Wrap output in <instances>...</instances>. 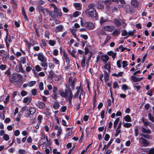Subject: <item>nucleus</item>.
Segmentation results:
<instances>
[{"label":"nucleus","instance_id":"obj_20","mask_svg":"<svg viewBox=\"0 0 154 154\" xmlns=\"http://www.w3.org/2000/svg\"><path fill=\"white\" fill-rule=\"evenodd\" d=\"M32 98L30 97H26L23 99V103L28 104L31 101Z\"/></svg>","mask_w":154,"mask_h":154},{"label":"nucleus","instance_id":"obj_22","mask_svg":"<svg viewBox=\"0 0 154 154\" xmlns=\"http://www.w3.org/2000/svg\"><path fill=\"white\" fill-rule=\"evenodd\" d=\"M101 59L103 62L106 63L108 61L109 58L108 56L106 55H103L101 56Z\"/></svg>","mask_w":154,"mask_h":154},{"label":"nucleus","instance_id":"obj_47","mask_svg":"<svg viewBox=\"0 0 154 154\" xmlns=\"http://www.w3.org/2000/svg\"><path fill=\"white\" fill-rule=\"evenodd\" d=\"M38 87L40 91L44 90L43 83L42 82H41L39 83L38 85Z\"/></svg>","mask_w":154,"mask_h":154},{"label":"nucleus","instance_id":"obj_2","mask_svg":"<svg viewBox=\"0 0 154 154\" xmlns=\"http://www.w3.org/2000/svg\"><path fill=\"white\" fill-rule=\"evenodd\" d=\"M87 11H88L87 16L88 17H90L95 20H98V14L95 9H91Z\"/></svg>","mask_w":154,"mask_h":154},{"label":"nucleus","instance_id":"obj_31","mask_svg":"<svg viewBox=\"0 0 154 154\" xmlns=\"http://www.w3.org/2000/svg\"><path fill=\"white\" fill-rule=\"evenodd\" d=\"M66 131L67 132V135L68 136L71 135L72 134V128H67L66 129Z\"/></svg>","mask_w":154,"mask_h":154},{"label":"nucleus","instance_id":"obj_9","mask_svg":"<svg viewBox=\"0 0 154 154\" xmlns=\"http://www.w3.org/2000/svg\"><path fill=\"white\" fill-rule=\"evenodd\" d=\"M136 30H134L133 31L129 30L128 32V35L126 37H125L123 38H129L130 37H136L137 36L136 35L134 34Z\"/></svg>","mask_w":154,"mask_h":154},{"label":"nucleus","instance_id":"obj_35","mask_svg":"<svg viewBox=\"0 0 154 154\" xmlns=\"http://www.w3.org/2000/svg\"><path fill=\"white\" fill-rule=\"evenodd\" d=\"M120 33L119 30L116 29L112 33V35L114 36H117L120 34Z\"/></svg>","mask_w":154,"mask_h":154},{"label":"nucleus","instance_id":"obj_29","mask_svg":"<svg viewBox=\"0 0 154 154\" xmlns=\"http://www.w3.org/2000/svg\"><path fill=\"white\" fill-rule=\"evenodd\" d=\"M104 79L105 82H107L109 79V77L107 72L106 71H104Z\"/></svg>","mask_w":154,"mask_h":154},{"label":"nucleus","instance_id":"obj_41","mask_svg":"<svg viewBox=\"0 0 154 154\" xmlns=\"http://www.w3.org/2000/svg\"><path fill=\"white\" fill-rule=\"evenodd\" d=\"M128 35V32L126 29H123L122 31L121 35L122 36H127Z\"/></svg>","mask_w":154,"mask_h":154},{"label":"nucleus","instance_id":"obj_51","mask_svg":"<svg viewBox=\"0 0 154 154\" xmlns=\"http://www.w3.org/2000/svg\"><path fill=\"white\" fill-rule=\"evenodd\" d=\"M106 21V20L103 17H101L100 19V24L102 25L103 23Z\"/></svg>","mask_w":154,"mask_h":154},{"label":"nucleus","instance_id":"obj_38","mask_svg":"<svg viewBox=\"0 0 154 154\" xmlns=\"http://www.w3.org/2000/svg\"><path fill=\"white\" fill-rule=\"evenodd\" d=\"M95 6V4L91 3L88 6V10H90L91 9H95L94 8Z\"/></svg>","mask_w":154,"mask_h":154},{"label":"nucleus","instance_id":"obj_53","mask_svg":"<svg viewBox=\"0 0 154 154\" xmlns=\"http://www.w3.org/2000/svg\"><path fill=\"white\" fill-rule=\"evenodd\" d=\"M48 140L47 137H46V141L43 143V146L45 147L47 146L48 145Z\"/></svg>","mask_w":154,"mask_h":154},{"label":"nucleus","instance_id":"obj_39","mask_svg":"<svg viewBox=\"0 0 154 154\" xmlns=\"http://www.w3.org/2000/svg\"><path fill=\"white\" fill-rule=\"evenodd\" d=\"M132 124L131 123H125L123 124V126L126 128H129L131 126Z\"/></svg>","mask_w":154,"mask_h":154},{"label":"nucleus","instance_id":"obj_10","mask_svg":"<svg viewBox=\"0 0 154 154\" xmlns=\"http://www.w3.org/2000/svg\"><path fill=\"white\" fill-rule=\"evenodd\" d=\"M85 27L89 29H93L94 28V25L91 22H85L84 24Z\"/></svg>","mask_w":154,"mask_h":154},{"label":"nucleus","instance_id":"obj_62","mask_svg":"<svg viewBox=\"0 0 154 154\" xmlns=\"http://www.w3.org/2000/svg\"><path fill=\"white\" fill-rule=\"evenodd\" d=\"M3 138L4 139L6 140H8L9 139V137L8 135L7 134H5L3 136Z\"/></svg>","mask_w":154,"mask_h":154},{"label":"nucleus","instance_id":"obj_3","mask_svg":"<svg viewBox=\"0 0 154 154\" xmlns=\"http://www.w3.org/2000/svg\"><path fill=\"white\" fill-rule=\"evenodd\" d=\"M139 144L141 147H146L149 145V142L148 141L142 137H141L139 139Z\"/></svg>","mask_w":154,"mask_h":154},{"label":"nucleus","instance_id":"obj_40","mask_svg":"<svg viewBox=\"0 0 154 154\" xmlns=\"http://www.w3.org/2000/svg\"><path fill=\"white\" fill-rule=\"evenodd\" d=\"M52 61L54 63L57 64H59V62L58 60H57L56 58L53 57V59L52 60Z\"/></svg>","mask_w":154,"mask_h":154},{"label":"nucleus","instance_id":"obj_24","mask_svg":"<svg viewBox=\"0 0 154 154\" xmlns=\"http://www.w3.org/2000/svg\"><path fill=\"white\" fill-rule=\"evenodd\" d=\"M112 140H110L109 142L106 145H104V147L103 148V150L104 149H105V150H106L109 147L110 145L112 143Z\"/></svg>","mask_w":154,"mask_h":154},{"label":"nucleus","instance_id":"obj_5","mask_svg":"<svg viewBox=\"0 0 154 154\" xmlns=\"http://www.w3.org/2000/svg\"><path fill=\"white\" fill-rule=\"evenodd\" d=\"M73 95L71 90L69 89L67 91L66 100L69 101V103L71 104L72 103V100Z\"/></svg>","mask_w":154,"mask_h":154},{"label":"nucleus","instance_id":"obj_1","mask_svg":"<svg viewBox=\"0 0 154 154\" xmlns=\"http://www.w3.org/2000/svg\"><path fill=\"white\" fill-rule=\"evenodd\" d=\"M22 75L16 73L12 74L10 80L12 83L15 85H18L21 84L22 82Z\"/></svg>","mask_w":154,"mask_h":154},{"label":"nucleus","instance_id":"obj_14","mask_svg":"<svg viewBox=\"0 0 154 154\" xmlns=\"http://www.w3.org/2000/svg\"><path fill=\"white\" fill-rule=\"evenodd\" d=\"M36 106L39 108L42 109L45 107V104L42 102L39 101L36 103Z\"/></svg>","mask_w":154,"mask_h":154},{"label":"nucleus","instance_id":"obj_21","mask_svg":"<svg viewBox=\"0 0 154 154\" xmlns=\"http://www.w3.org/2000/svg\"><path fill=\"white\" fill-rule=\"evenodd\" d=\"M63 26L62 25H59L56 27L55 31L56 32H61L62 31Z\"/></svg>","mask_w":154,"mask_h":154},{"label":"nucleus","instance_id":"obj_60","mask_svg":"<svg viewBox=\"0 0 154 154\" xmlns=\"http://www.w3.org/2000/svg\"><path fill=\"white\" fill-rule=\"evenodd\" d=\"M41 65L43 67H44L45 68V70H46L47 69L48 66L47 63H45V62H43L41 63Z\"/></svg>","mask_w":154,"mask_h":154},{"label":"nucleus","instance_id":"obj_56","mask_svg":"<svg viewBox=\"0 0 154 154\" xmlns=\"http://www.w3.org/2000/svg\"><path fill=\"white\" fill-rule=\"evenodd\" d=\"M31 92L33 95L35 96L37 94V90L35 89H33L31 90Z\"/></svg>","mask_w":154,"mask_h":154},{"label":"nucleus","instance_id":"obj_54","mask_svg":"<svg viewBox=\"0 0 154 154\" xmlns=\"http://www.w3.org/2000/svg\"><path fill=\"white\" fill-rule=\"evenodd\" d=\"M70 31L72 34V35L74 36V38H77L76 35L75 33V30L74 29H72Z\"/></svg>","mask_w":154,"mask_h":154},{"label":"nucleus","instance_id":"obj_37","mask_svg":"<svg viewBox=\"0 0 154 154\" xmlns=\"http://www.w3.org/2000/svg\"><path fill=\"white\" fill-rule=\"evenodd\" d=\"M122 67L124 69H126V67L128 66V64L126 61L124 60L122 61Z\"/></svg>","mask_w":154,"mask_h":154},{"label":"nucleus","instance_id":"obj_46","mask_svg":"<svg viewBox=\"0 0 154 154\" xmlns=\"http://www.w3.org/2000/svg\"><path fill=\"white\" fill-rule=\"evenodd\" d=\"M79 14H81L80 12L76 11L73 13V16L74 17H77L79 16Z\"/></svg>","mask_w":154,"mask_h":154},{"label":"nucleus","instance_id":"obj_26","mask_svg":"<svg viewBox=\"0 0 154 154\" xmlns=\"http://www.w3.org/2000/svg\"><path fill=\"white\" fill-rule=\"evenodd\" d=\"M54 11L56 14L57 16L59 17H61L62 16V13L61 12V10L58 8H57V10H54Z\"/></svg>","mask_w":154,"mask_h":154},{"label":"nucleus","instance_id":"obj_55","mask_svg":"<svg viewBox=\"0 0 154 154\" xmlns=\"http://www.w3.org/2000/svg\"><path fill=\"white\" fill-rule=\"evenodd\" d=\"M56 42L54 40H50L49 42V44L51 45V46H54L56 43Z\"/></svg>","mask_w":154,"mask_h":154},{"label":"nucleus","instance_id":"obj_17","mask_svg":"<svg viewBox=\"0 0 154 154\" xmlns=\"http://www.w3.org/2000/svg\"><path fill=\"white\" fill-rule=\"evenodd\" d=\"M131 4L134 8H137L138 6L139 3L137 0H132Z\"/></svg>","mask_w":154,"mask_h":154},{"label":"nucleus","instance_id":"obj_13","mask_svg":"<svg viewBox=\"0 0 154 154\" xmlns=\"http://www.w3.org/2000/svg\"><path fill=\"white\" fill-rule=\"evenodd\" d=\"M82 4L80 3H74L73 4V6L75 8L76 10H81L82 8Z\"/></svg>","mask_w":154,"mask_h":154},{"label":"nucleus","instance_id":"obj_16","mask_svg":"<svg viewBox=\"0 0 154 154\" xmlns=\"http://www.w3.org/2000/svg\"><path fill=\"white\" fill-rule=\"evenodd\" d=\"M141 130L142 132L144 133L149 134H150L151 133V131L149 129H146L143 127H142L141 128Z\"/></svg>","mask_w":154,"mask_h":154},{"label":"nucleus","instance_id":"obj_45","mask_svg":"<svg viewBox=\"0 0 154 154\" xmlns=\"http://www.w3.org/2000/svg\"><path fill=\"white\" fill-rule=\"evenodd\" d=\"M20 62L23 64H24L26 63V58L25 57H22L20 59Z\"/></svg>","mask_w":154,"mask_h":154},{"label":"nucleus","instance_id":"obj_4","mask_svg":"<svg viewBox=\"0 0 154 154\" xmlns=\"http://www.w3.org/2000/svg\"><path fill=\"white\" fill-rule=\"evenodd\" d=\"M96 33L97 35L100 37V38L103 36H106V38H110V36L108 35L103 29L98 30Z\"/></svg>","mask_w":154,"mask_h":154},{"label":"nucleus","instance_id":"obj_32","mask_svg":"<svg viewBox=\"0 0 154 154\" xmlns=\"http://www.w3.org/2000/svg\"><path fill=\"white\" fill-rule=\"evenodd\" d=\"M114 23L118 27L120 26L121 25V23L118 19H116L114 20Z\"/></svg>","mask_w":154,"mask_h":154},{"label":"nucleus","instance_id":"obj_6","mask_svg":"<svg viewBox=\"0 0 154 154\" xmlns=\"http://www.w3.org/2000/svg\"><path fill=\"white\" fill-rule=\"evenodd\" d=\"M36 112V110L33 107L30 108L29 109L27 110L26 112L25 117L29 118L31 115H33Z\"/></svg>","mask_w":154,"mask_h":154},{"label":"nucleus","instance_id":"obj_49","mask_svg":"<svg viewBox=\"0 0 154 154\" xmlns=\"http://www.w3.org/2000/svg\"><path fill=\"white\" fill-rule=\"evenodd\" d=\"M63 57L64 59L66 60V62L67 63H69V60L67 55L66 54H65V53H64Z\"/></svg>","mask_w":154,"mask_h":154},{"label":"nucleus","instance_id":"obj_52","mask_svg":"<svg viewBox=\"0 0 154 154\" xmlns=\"http://www.w3.org/2000/svg\"><path fill=\"white\" fill-rule=\"evenodd\" d=\"M122 90H126L128 89L129 88L127 85L124 84L122 85Z\"/></svg>","mask_w":154,"mask_h":154},{"label":"nucleus","instance_id":"obj_58","mask_svg":"<svg viewBox=\"0 0 154 154\" xmlns=\"http://www.w3.org/2000/svg\"><path fill=\"white\" fill-rule=\"evenodd\" d=\"M122 63L121 60H119L117 61L116 64L119 68H121V63Z\"/></svg>","mask_w":154,"mask_h":154},{"label":"nucleus","instance_id":"obj_36","mask_svg":"<svg viewBox=\"0 0 154 154\" xmlns=\"http://www.w3.org/2000/svg\"><path fill=\"white\" fill-rule=\"evenodd\" d=\"M37 8L40 13L41 12L44 13V9L43 7L37 5Z\"/></svg>","mask_w":154,"mask_h":154},{"label":"nucleus","instance_id":"obj_15","mask_svg":"<svg viewBox=\"0 0 154 154\" xmlns=\"http://www.w3.org/2000/svg\"><path fill=\"white\" fill-rule=\"evenodd\" d=\"M24 41L27 45V46L29 47L31 46V45H34L35 44V42L33 41V39H30L29 43L25 39Z\"/></svg>","mask_w":154,"mask_h":154},{"label":"nucleus","instance_id":"obj_23","mask_svg":"<svg viewBox=\"0 0 154 154\" xmlns=\"http://www.w3.org/2000/svg\"><path fill=\"white\" fill-rule=\"evenodd\" d=\"M66 90L65 92L63 90H60L59 91L60 94L63 97H66Z\"/></svg>","mask_w":154,"mask_h":154},{"label":"nucleus","instance_id":"obj_11","mask_svg":"<svg viewBox=\"0 0 154 154\" xmlns=\"http://www.w3.org/2000/svg\"><path fill=\"white\" fill-rule=\"evenodd\" d=\"M115 29V27L113 26H106L104 27V29L105 31L111 32L113 31Z\"/></svg>","mask_w":154,"mask_h":154},{"label":"nucleus","instance_id":"obj_50","mask_svg":"<svg viewBox=\"0 0 154 154\" xmlns=\"http://www.w3.org/2000/svg\"><path fill=\"white\" fill-rule=\"evenodd\" d=\"M135 136H137L138 135L139 128L138 126H136L135 129Z\"/></svg>","mask_w":154,"mask_h":154},{"label":"nucleus","instance_id":"obj_27","mask_svg":"<svg viewBox=\"0 0 154 154\" xmlns=\"http://www.w3.org/2000/svg\"><path fill=\"white\" fill-rule=\"evenodd\" d=\"M123 119L125 122H131V117L129 115H127L124 117Z\"/></svg>","mask_w":154,"mask_h":154},{"label":"nucleus","instance_id":"obj_44","mask_svg":"<svg viewBox=\"0 0 154 154\" xmlns=\"http://www.w3.org/2000/svg\"><path fill=\"white\" fill-rule=\"evenodd\" d=\"M127 11L129 14H132L134 12V10L133 8L131 7H129V8L127 10Z\"/></svg>","mask_w":154,"mask_h":154},{"label":"nucleus","instance_id":"obj_64","mask_svg":"<svg viewBox=\"0 0 154 154\" xmlns=\"http://www.w3.org/2000/svg\"><path fill=\"white\" fill-rule=\"evenodd\" d=\"M149 154H154V148L150 149L148 151Z\"/></svg>","mask_w":154,"mask_h":154},{"label":"nucleus","instance_id":"obj_25","mask_svg":"<svg viewBox=\"0 0 154 154\" xmlns=\"http://www.w3.org/2000/svg\"><path fill=\"white\" fill-rule=\"evenodd\" d=\"M104 68L106 69L109 72H110L111 65L109 62L106 63L104 66Z\"/></svg>","mask_w":154,"mask_h":154},{"label":"nucleus","instance_id":"obj_42","mask_svg":"<svg viewBox=\"0 0 154 154\" xmlns=\"http://www.w3.org/2000/svg\"><path fill=\"white\" fill-rule=\"evenodd\" d=\"M28 83V86L30 87H31L36 84V82L35 81H31L29 82Z\"/></svg>","mask_w":154,"mask_h":154},{"label":"nucleus","instance_id":"obj_30","mask_svg":"<svg viewBox=\"0 0 154 154\" xmlns=\"http://www.w3.org/2000/svg\"><path fill=\"white\" fill-rule=\"evenodd\" d=\"M86 57L85 56H83L81 62V65L82 67H84L85 66V61Z\"/></svg>","mask_w":154,"mask_h":154},{"label":"nucleus","instance_id":"obj_8","mask_svg":"<svg viewBox=\"0 0 154 154\" xmlns=\"http://www.w3.org/2000/svg\"><path fill=\"white\" fill-rule=\"evenodd\" d=\"M38 59L39 61L45 62L47 61V58L42 53H39L38 54Z\"/></svg>","mask_w":154,"mask_h":154},{"label":"nucleus","instance_id":"obj_7","mask_svg":"<svg viewBox=\"0 0 154 154\" xmlns=\"http://www.w3.org/2000/svg\"><path fill=\"white\" fill-rule=\"evenodd\" d=\"M76 81V78H74L72 79V77H70L69 79V84L72 88V89H74L75 87V83Z\"/></svg>","mask_w":154,"mask_h":154},{"label":"nucleus","instance_id":"obj_18","mask_svg":"<svg viewBox=\"0 0 154 154\" xmlns=\"http://www.w3.org/2000/svg\"><path fill=\"white\" fill-rule=\"evenodd\" d=\"M68 51L70 54L72 56V57L76 58L77 56L75 55V54L76 53V51L75 49H73L72 50L69 49H68Z\"/></svg>","mask_w":154,"mask_h":154},{"label":"nucleus","instance_id":"obj_48","mask_svg":"<svg viewBox=\"0 0 154 154\" xmlns=\"http://www.w3.org/2000/svg\"><path fill=\"white\" fill-rule=\"evenodd\" d=\"M148 117L149 119L153 122H154V117L152 115L149 113L148 114Z\"/></svg>","mask_w":154,"mask_h":154},{"label":"nucleus","instance_id":"obj_34","mask_svg":"<svg viewBox=\"0 0 154 154\" xmlns=\"http://www.w3.org/2000/svg\"><path fill=\"white\" fill-rule=\"evenodd\" d=\"M60 105L57 102H55L53 105V107L55 109H58Z\"/></svg>","mask_w":154,"mask_h":154},{"label":"nucleus","instance_id":"obj_61","mask_svg":"<svg viewBox=\"0 0 154 154\" xmlns=\"http://www.w3.org/2000/svg\"><path fill=\"white\" fill-rule=\"evenodd\" d=\"M105 112L104 110H102L100 113V116L102 120L103 119L105 116Z\"/></svg>","mask_w":154,"mask_h":154},{"label":"nucleus","instance_id":"obj_43","mask_svg":"<svg viewBox=\"0 0 154 154\" xmlns=\"http://www.w3.org/2000/svg\"><path fill=\"white\" fill-rule=\"evenodd\" d=\"M119 118H116V119L115 121L113 124L114 128H116V125L118 124V122H119Z\"/></svg>","mask_w":154,"mask_h":154},{"label":"nucleus","instance_id":"obj_33","mask_svg":"<svg viewBox=\"0 0 154 154\" xmlns=\"http://www.w3.org/2000/svg\"><path fill=\"white\" fill-rule=\"evenodd\" d=\"M141 120L143 123L144 126H146V125H149L148 121L147 119H146L143 118H142Z\"/></svg>","mask_w":154,"mask_h":154},{"label":"nucleus","instance_id":"obj_63","mask_svg":"<svg viewBox=\"0 0 154 154\" xmlns=\"http://www.w3.org/2000/svg\"><path fill=\"white\" fill-rule=\"evenodd\" d=\"M54 72L53 71L51 70L50 71L48 77L51 79H52L54 75Z\"/></svg>","mask_w":154,"mask_h":154},{"label":"nucleus","instance_id":"obj_28","mask_svg":"<svg viewBox=\"0 0 154 154\" xmlns=\"http://www.w3.org/2000/svg\"><path fill=\"white\" fill-rule=\"evenodd\" d=\"M9 55L7 54L5 52L2 55V60L4 61H6L9 57Z\"/></svg>","mask_w":154,"mask_h":154},{"label":"nucleus","instance_id":"obj_12","mask_svg":"<svg viewBox=\"0 0 154 154\" xmlns=\"http://www.w3.org/2000/svg\"><path fill=\"white\" fill-rule=\"evenodd\" d=\"M15 70L17 72H21L23 73L25 72V71L23 69L22 66L21 65L16 66L15 67Z\"/></svg>","mask_w":154,"mask_h":154},{"label":"nucleus","instance_id":"obj_59","mask_svg":"<svg viewBox=\"0 0 154 154\" xmlns=\"http://www.w3.org/2000/svg\"><path fill=\"white\" fill-rule=\"evenodd\" d=\"M121 130L120 129L117 128L116 130V133L115 134V136L116 137H117L119 134L121 132Z\"/></svg>","mask_w":154,"mask_h":154},{"label":"nucleus","instance_id":"obj_19","mask_svg":"<svg viewBox=\"0 0 154 154\" xmlns=\"http://www.w3.org/2000/svg\"><path fill=\"white\" fill-rule=\"evenodd\" d=\"M46 11L48 14L49 16L51 17L53 19H55V17L54 13L52 11L49 10L48 9H47Z\"/></svg>","mask_w":154,"mask_h":154},{"label":"nucleus","instance_id":"obj_57","mask_svg":"<svg viewBox=\"0 0 154 154\" xmlns=\"http://www.w3.org/2000/svg\"><path fill=\"white\" fill-rule=\"evenodd\" d=\"M35 68L37 72H39L42 70L41 68L39 65H36Z\"/></svg>","mask_w":154,"mask_h":154}]
</instances>
